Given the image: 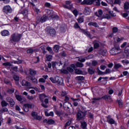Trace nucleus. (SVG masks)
<instances>
[{"label": "nucleus", "instance_id": "f257e3e1", "mask_svg": "<svg viewBox=\"0 0 129 129\" xmlns=\"http://www.w3.org/2000/svg\"><path fill=\"white\" fill-rule=\"evenodd\" d=\"M87 111L86 108L83 107H81V110L78 111L77 113V120H83L85 118Z\"/></svg>", "mask_w": 129, "mask_h": 129}, {"label": "nucleus", "instance_id": "f03ea898", "mask_svg": "<svg viewBox=\"0 0 129 129\" xmlns=\"http://www.w3.org/2000/svg\"><path fill=\"white\" fill-rule=\"evenodd\" d=\"M45 32L48 37H55V35H56V30L51 26L46 27Z\"/></svg>", "mask_w": 129, "mask_h": 129}, {"label": "nucleus", "instance_id": "7ed1b4c3", "mask_svg": "<svg viewBox=\"0 0 129 129\" xmlns=\"http://www.w3.org/2000/svg\"><path fill=\"white\" fill-rule=\"evenodd\" d=\"M21 38H22V34L14 33L11 35L10 37V42H15L17 43L18 42H19L20 40H21Z\"/></svg>", "mask_w": 129, "mask_h": 129}, {"label": "nucleus", "instance_id": "20e7f679", "mask_svg": "<svg viewBox=\"0 0 129 129\" xmlns=\"http://www.w3.org/2000/svg\"><path fill=\"white\" fill-rule=\"evenodd\" d=\"M52 66L53 68H55L57 70H61L63 68V63L60 61L59 62H57L56 61L51 62Z\"/></svg>", "mask_w": 129, "mask_h": 129}, {"label": "nucleus", "instance_id": "39448f33", "mask_svg": "<svg viewBox=\"0 0 129 129\" xmlns=\"http://www.w3.org/2000/svg\"><path fill=\"white\" fill-rule=\"evenodd\" d=\"M3 13L6 14V15H9V14H12V12H13V10L10 5H7L4 7L3 9Z\"/></svg>", "mask_w": 129, "mask_h": 129}, {"label": "nucleus", "instance_id": "423d86ee", "mask_svg": "<svg viewBox=\"0 0 129 129\" xmlns=\"http://www.w3.org/2000/svg\"><path fill=\"white\" fill-rule=\"evenodd\" d=\"M119 47L118 46H114L111 50H110V53L111 55H116L119 53Z\"/></svg>", "mask_w": 129, "mask_h": 129}, {"label": "nucleus", "instance_id": "0eeeda50", "mask_svg": "<svg viewBox=\"0 0 129 129\" xmlns=\"http://www.w3.org/2000/svg\"><path fill=\"white\" fill-rule=\"evenodd\" d=\"M47 19H48V18L46 17V16L44 15L41 18L37 19L36 24H34V25L35 26V27H36L37 26V24H39V23H44L46 22V21H47Z\"/></svg>", "mask_w": 129, "mask_h": 129}, {"label": "nucleus", "instance_id": "6e6552de", "mask_svg": "<svg viewBox=\"0 0 129 129\" xmlns=\"http://www.w3.org/2000/svg\"><path fill=\"white\" fill-rule=\"evenodd\" d=\"M63 8L64 9H68L69 10H70V9H72V4L70 2V1H66V5H63Z\"/></svg>", "mask_w": 129, "mask_h": 129}, {"label": "nucleus", "instance_id": "1a4fd4ad", "mask_svg": "<svg viewBox=\"0 0 129 129\" xmlns=\"http://www.w3.org/2000/svg\"><path fill=\"white\" fill-rule=\"evenodd\" d=\"M30 108H32V104H26L23 106V109L25 112H28L30 110Z\"/></svg>", "mask_w": 129, "mask_h": 129}, {"label": "nucleus", "instance_id": "9d476101", "mask_svg": "<svg viewBox=\"0 0 129 129\" xmlns=\"http://www.w3.org/2000/svg\"><path fill=\"white\" fill-rule=\"evenodd\" d=\"M33 117L34 119H37V120H41L42 119V117L41 116L38 115V113L33 112L32 113Z\"/></svg>", "mask_w": 129, "mask_h": 129}, {"label": "nucleus", "instance_id": "9b49d317", "mask_svg": "<svg viewBox=\"0 0 129 129\" xmlns=\"http://www.w3.org/2000/svg\"><path fill=\"white\" fill-rule=\"evenodd\" d=\"M46 14H45V16L47 18H51V17L53 16V14H54V11L51 10H46Z\"/></svg>", "mask_w": 129, "mask_h": 129}, {"label": "nucleus", "instance_id": "f8f14e48", "mask_svg": "<svg viewBox=\"0 0 129 129\" xmlns=\"http://www.w3.org/2000/svg\"><path fill=\"white\" fill-rule=\"evenodd\" d=\"M26 78L28 80H31V81H32L33 83H35V84H37L38 83V80L36 79V78L35 77H33L31 76H27Z\"/></svg>", "mask_w": 129, "mask_h": 129}, {"label": "nucleus", "instance_id": "ddd939ff", "mask_svg": "<svg viewBox=\"0 0 129 129\" xmlns=\"http://www.w3.org/2000/svg\"><path fill=\"white\" fill-rule=\"evenodd\" d=\"M55 83H57V84H59V85H62V84H63V79L61 77H56Z\"/></svg>", "mask_w": 129, "mask_h": 129}, {"label": "nucleus", "instance_id": "4468645a", "mask_svg": "<svg viewBox=\"0 0 129 129\" xmlns=\"http://www.w3.org/2000/svg\"><path fill=\"white\" fill-rule=\"evenodd\" d=\"M107 121L108 123H110V124H114V123H115V121L113 118H111L110 116L107 117Z\"/></svg>", "mask_w": 129, "mask_h": 129}, {"label": "nucleus", "instance_id": "2eb2a0df", "mask_svg": "<svg viewBox=\"0 0 129 129\" xmlns=\"http://www.w3.org/2000/svg\"><path fill=\"white\" fill-rule=\"evenodd\" d=\"M93 4V0H84L83 2L81 3V5H90Z\"/></svg>", "mask_w": 129, "mask_h": 129}, {"label": "nucleus", "instance_id": "dca6fc26", "mask_svg": "<svg viewBox=\"0 0 129 129\" xmlns=\"http://www.w3.org/2000/svg\"><path fill=\"white\" fill-rule=\"evenodd\" d=\"M21 84H22V86H26V87L31 86L32 85L31 83H30L25 80H23L21 82Z\"/></svg>", "mask_w": 129, "mask_h": 129}, {"label": "nucleus", "instance_id": "f3484780", "mask_svg": "<svg viewBox=\"0 0 129 129\" xmlns=\"http://www.w3.org/2000/svg\"><path fill=\"white\" fill-rule=\"evenodd\" d=\"M93 44L94 45V49H98V47H100V42L97 40H95L93 42Z\"/></svg>", "mask_w": 129, "mask_h": 129}, {"label": "nucleus", "instance_id": "a211bd4d", "mask_svg": "<svg viewBox=\"0 0 129 129\" xmlns=\"http://www.w3.org/2000/svg\"><path fill=\"white\" fill-rule=\"evenodd\" d=\"M90 13H91V10H90L88 7H86L84 11V15L88 16V15H90Z\"/></svg>", "mask_w": 129, "mask_h": 129}, {"label": "nucleus", "instance_id": "6ab92c4d", "mask_svg": "<svg viewBox=\"0 0 129 129\" xmlns=\"http://www.w3.org/2000/svg\"><path fill=\"white\" fill-rule=\"evenodd\" d=\"M39 97L41 102H43V101H44V99L46 98V97H48V96L46 95L45 94H39Z\"/></svg>", "mask_w": 129, "mask_h": 129}, {"label": "nucleus", "instance_id": "aec40b11", "mask_svg": "<svg viewBox=\"0 0 129 129\" xmlns=\"http://www.w3.org/2000/svg\"><path fill=\"white\" fill-rule=\"evenodd\" d=\"M82 33L84 34V35H86L88 38H90V39H92V37L91 36V34H90V33L89 32L86 31L85 30H82Z\"/></svg>", "mask_w": 129, "mask_h": 129}, {"label": "nucleus", "instance_id": "412c9836", "mask_svg": "<svg viewBox=\"0 0 129 129\" xmlns=\"http://www.w3.org/2000/svg\"><path fill=\"white\" fill-rule=\"evenodd\" d=\"M99 53L102 56H105L107 55V51L106 49H100L99 50Z\"/></svg>", "mask_w": 129, "mask_h": 129}, {"label": "nucleus", "instance_id": "4be33fe9", "mask_svg": "<svg viewBox=\"0 0 129 129\" xmlns=\"http://www.w3.org/2000/svg\"><path fill=\"white\" fill-rule=\"evenodd\" d=\"M67 70L69 72L72 73V72H74V70H75V66L74 64H72L71 67L67 68Z\"/></svg>", "mask_w": 129, "mask_h": 129}, {"label": "nucleus", "instance_id": "5701e85b", "mask_svg": "<svg viewBox=\"0 0 129 129\" xmlns=\"http://www.w3.org/2000/svg\"><path fill=\"white\" fill-rule=\"evenodd\" d=\"M103 99L106 101H112V99H111V96L110 95H105L102 97Z\"/></svg>", "mask_w": 129, "mask_h": 129}, {"label": "nucleus", "instance_id": "b1692460", "mask_svg": "<svg viewBox=\"0 0 129 129\" xmlns=\"http://www.w3.org/2000/svg\"><path fill=\"white\" fill-rule=\"evenodd\" d=\"M71 99L74 101L73 104L74 106H77V105H78V102L76 101H80V99H74L73 98H71Z\"/></svg>", "mask_w": 129, "mask_h": 129}, {"label": "nucleus", "instance_id": "393cba45", "mask_svg": "<svg viewBox=\"0 0 129 129\" xmlns=\"http://www.w3.org/2000/svg\"><path fill=\"white\" fill-rule=\"evenodd\" d=\"M1 35L2 36H9L10 35V32H9V31L8 30H4L1 32Z\"/></svg>", "mask_w": 129, "mask_h": 129}, {"label": "nucleus", "instance_id": "a878e982", "mask_svg": "<svg viewBox=\"0 0 129 129\" xmlns=\"http://www.w3.org/2000/svg\"><path fill=\"white\" fill-rule=\"evenodd\" d=\"M89 26H93V27H95V28H98L99 26L96 22H90L88 23Z\"/></svg>", "mask_w": 129, "mask_h": 129}, {"label": "nucleus", "instance_id": "bb28decb", "mask_svg": "<svg viewBox=\"0 0 129 129\" xmlns=\"http://www.w3.org/2000/svg\"><path fill=\"white\" fill-rule=\"evenodd\" d=\"M29 73H30V75H31L32 76H35V75H36V74L37 73L36 71H35L32 69H30L29 70Z\"/></svg>", "mask_w": 129, "mask_h": 129}, {"label": "nucleus", "instance_id": "cd10ccee", "mask_svg": "<svg viewBox=\"0 0 129 129\" xmlns=\"http://www.w3.org/2000/svg\"><path fill=\"white\" fill-rule=\"evenodd\" d=\"M101 98L100 97L98 98H93L92 100V104H94V103H96L98 100H100Z\"/></svg>", "mask_w": 129, "mask_h": 129}, {"label": "nucleus", "instance_id": "c85d7f7f", "mask_svg": "<svg viewBox=\"0 0 129 129\" xmlns=\"http://www.w3.org/2000/svg\"><path fill=\"white\" fill-rule=\"evenodd\" d=\"M100 2H101V0H93V3H94L95 5L97 7L100 6Z\"/></svg>", "mask_w": 129, "mask_h": 129}, {"label": "nucleus", "instance_id": "c756f323", "mask_svg": "<svg viewBox=\"0 0 129 129\" xmlns=\"http://www.w3.org/2000/svg\"><path fill=\"white\" fill-rule=\"evenodd\" d=\"M77 21L78 22L79 24H81L84 22V18H83V17H80L77 19Z\"/></svg>", "mask_w": 129, "mask_h": 129}, {"label": "nucleus", "instance_id": "7c9ffc66", "mask_svg": "<svg viewBox=\"0 0 129 129\" xmlns=\"http://www.w3.org/2000/svg\"><path fill=\"white\" fill-rule=\"evenodd\" d=\"M87 126V123H86V122L84 121L81 122V127H82V128L87 129L86 128Z\"/></svg>", "mask_w": 129, "mask_h": 129}, {"label": "nucleus", "instance_id": "2f4dec72", "mask_svg": "<svg viewBox=\"0 0 129 129\" xmlns=\"http://www.w3.org/2000/svg\"><path fill=\"white\" fill-rule=\"evenodd\" d=\"M45 114L46 116H54V112L51 111L49 113H48V112H45Z\"/></svg>", "mask_w": 129, "mask_h": 129}, {"label": "nucleus", "instance_id": "473e14b6", "mask_svg": "<svg viewBox=\"0 0 129 129\" xmlns=\"http://www.w3.org/2000/svg\"><path fill=\"white\" fill-rule=\"evenodd\" d=\"M124 9L125 11L128 10L129 9V2H126L124 4Z\"/></svg>", "mask_w": 129, "mask_h": 129}, {"label": "nucleus", "instance_id": "72a5a7b5", "mask_svg": "<svg viewBox=\"0 0 129 129\" xmlns=\"http://www.w3.org/2000/svg\"><path fill=\"white\" fill-rule=\"evenodd\" d=\"M124 53L126 54V56L129 55V46L127 45L124 49Z\"/></svg>", "mask_w": 129, "mask_h": 129}, {"label": "nucleus", "instance_id": "f704fd0d", "mask_svg": "<svg viewBox=\"0 0 129 129\" xmlns=\"http://www.w3.org/2000/svg\"><path fill=\"white\" fill-rule=\"evenodd\" d=\"M21 14H22V15H23V16H24V17H26L27 18L28 17V10H23L22 12H21Z\"/></svg>", "mask_w": 129, "mask_h": 129}, {"label": "nucleus", "instance_id": "c9c22d12", "mask_svg": "<svg viewBox=\"0 0 129 129\" xmlns=\"http://www.w3.org/2000/svg\"><path fill=\"white\" fill-rule=\"evenodd\" d=\"M75 72L76 73V74H78V75H81L83 74V72H82V71L79 70V69H75Z\"/></svg>", "mask_w": 129, "mask_h": 129}, {"label": "nucleus", "instance_id": "e433bc0d", "mask_svg": "<svg viewBox=\"0 0 129 129\" xmlns=\"http://www.w3.org/2000/svg\"><path fill=\"white\" fill-rule=\"evenodd\" d=\"M122 67L120 63H115L114 66V69H118Z\"/></svg>", "mask_w": 129, "mask_h": 129}, {"label": "nucleus", "instance_id": "4c0bfd02", "mask_svg": "<svg viewBox=\"0 0 129 129\" xmlns=\"http://www.w3.org/2000/svg\"><path fill=\"white\" fill-rule=\"evenodd\" d=\"M8 104H9V103H7V102L5 100H3L1 102V105H2V107H5V106H8Z\"/></svg>", "mask_w": 129, "mask_h": 129}, {"label": "nucleus", "instance_id": "58836bf2", "mask_svg": "<svg viewBox=\"0 0 129 129\" xmlns=\"http://www.w3.org/2000/svg\"><path fill=\"white\" fill-rule=\"evenodd\" d=\"M46 58L47 61H51V60H52L53 58V56L51 55L46 54Z\"/></svg>", "mask_w": 129, "mask_h": 129}, {"label": "nucleus", "instance_id": "ea45409f", "mask_svg": "<svg viewBox=\"0 0 129 129\" xmlns=\"http://www.w3.org/2000/svg\"><path fill=\"white\" fill-rule=\"evenodd\" d=\"M37 4H38V2L37 1V0H32V3H31V5H32L33 8L36 7Z\"/></svg>", "mask_w": 129, "mask_h": 129}, {"label": "nucleus", "instance_id": "a19ab883", "mask_svg": "<svg viewBox=\"0 0 129 129\" xmlns=\"http://www.w3.org/2000/svg\"><path fill=\"white\" fill-rule=\"evenodd\" d=\"M98 14H97V13H96V16H97V17H98L99 18H100V17H101V16H102L103 14V13L102 12V10H99Z\"/></svg>", "mask_w": 129, "mask_h": 129}, {"label": "nucleus", "instance_id": "79ce46f5", "mask_svg": "<svg viewBox=\"0 0 129 129\" xmlns=\"http://www.w3.org/2000/svg\"><path fill=\"white\" fill-rule=\"evenodd\" d=\"M105 12L108 13V14H110V15L111 16V17H115L116 15H115V14L114 13H111V11H110L108 9H106L105 10Z\"/></svg>", "mask_w": 129, "mask_h": 129}, {"label": "nucleus", "instance_id": "37998d69", "mask_svg": "<svg viewBox=\"0 0 129 129\" xmlns=\"http://www.w3.org/2000/svg\"><path fill=\"white\" fill-rule=\"evenodd\" d=\"M84 66V64H83V63H82V62H77L76 63V67H80L81 68H82V67H83Z\"/></svg>", "mask_w": 129, "mask_h": 129}, {"label": "nucleus", "instance_id": "c03bdc74", "mask_svg": "<svg viewBox=\"0 0 129 129\" xmlns=\"http://www.w3.org/2000/svg\"><path fill=\"white\" fill-rule=\"evenodd\" d=\"M16 99L19 101H22L23 100V97L21 95H16Z\"/></svg>", "mask_w": 129, "mask_h": 129}, {"label": "nucleus", "instance_id": "a18cd8bd", "mask_svg": "<svg viewBox=\"0 0 129 129\" xmlns=\"http://www.w3.org/2000/svg\"><path fill=\"white\" fill-rule=\"evenodd\" d=\"M8 108H3L0 110V113H3L4 112H8Z\"/></svg>", "mask_w": 129, "mask_h": 129}, {"label": "nucleus", "instance_id": "49530a36", "mask_svg": "<svg viewBox=\"0 0 129 129\" xmlns=\"http://www.w3.org/2000/svg\"><path fill=\"white\" fill-rule=\"evenodd\" d=\"M53 51L56 53H57L58 51H59V46L55 45L53 47Z\"/></svg>", "mask_w": 129, "mask_h": 129}, {"label": "nucleus", "instance_id": "de8ad7c7", "mask_svg": "<svg viewBox=\"0 0 129 129\" xmlns=\"http://www.w3.org/2000/svg\"><path fill=\"white\" fill-rule=\"evenodd\" d=\"M117 101L119 104L120 107H122V100L121 99H118Z\"/></svg>", "mask_w": 129, "mask_h": 129}, {"label": "nucleus", "instance_id": "09e8293b", "mask_svg": "<svg viewBox=\"0 0 129 129\" xmlns=\"http://www.w3.org/2000/svg\"><path fill=\"white\" fill-rule=\"evenodd\" d=\"M48 124H54L55 123V121L53 119H49L47 121Z\"/></svg>", "mask_w": 129, "mask_h": 129}, {"label": "nucleus", "instance_id": "8fccbe9b", "mask_svg": "<svg viewBox=\"0 0 129 129\" xmlns=\"http://www.w3.org/2000/svg\"><path fill=\"white\" fill-rule=\"evenodd\" d=\"M34 51H35V49H33L32 48H29V49H27V53H28V54H32V53H33V52H34Z\"/></svg>", "mask_w": 129, "mask_h": 129}, {"label": "nucleus", "instance_id": "3c124183", "mask_svg": "<svg viewBox=\"0 0 129 129\" xmlns=\"http://www.w3.org/2000/svg\"><path fill=\"white\" fill-rule=\"evenodd\" d=\"M114 4L115 5H119V6H120V4H121V1L114 0Z\"/></svg>", "mask_w": 129, "mask_h": 129}, {"label": "nucleus", "instance_id": "603ef678", "mask_svg": "<svg viewBox=\"0 0 129 129\" xmlns=\"http://www.w3.org/2000/svg\"><path fill=\"white\" fill-rule=\"evenodd\" d=\"M88 72H89V74L92 75L94 73V70L92 69H88Z\"/></svg>", "mask_w": 129, "mask_h": 129}, {"label": "nucleus", "instance_id": "864d4df0", "mask_svg": "<svg viewBox=\"0 0 129 129\" xmlns=\"http://www.w3.org/2000/svg\"><path fill=\"white\" fill-rule=\"evenodd\" d=\"M97 72H98V74L99 75H105V72H102V71H100V70H98Z\"/></svg>", "mask_w": 129, "mask_h": 129}, {"label": "nucleus", "instance_id": "5fc2aeb1", "mask_svg": "<svg viewBox=\"0 0 129 129\" xmlns=\"http://www.w3.org/2000/svg\"><path fill=\"white\" fill-rule=\"evenodd\" d=\"M33 9L34 10V11H35V12L38 14H40V9H38V8H37V7H33Z\"/></svg>", "mask_w": 129, "mask_h": 129}, {"label": "nucleus", "instance_id": "6e6d98bb", "mask_svg": "<svg viewBox=\"0 0 129 129\" xmlns=\"http://www.w3.org/2000/svg\"><path fill=\"white\" fill-rule=\"evenodd\" d=\"M3 66H9V67H11L12 66V64L10 63V62H6L3 63Z\"/></svg>", "mask_w": 129, "mask_h": 129}, {"label": "nucleus", "instance_id": "4d7b16f0", "mask_svg": "<svg viewBox=\"0 0 129 129\" xmlns=\"http://www.w3.org/2000/svg\"><path fill=\"white\" fill-rule=\"evenodd\" d=\"M118 31V29L117 28V27H113L112 28V32L114 33L115 34L116 33H117V32Z\"/></svg>", "mask_w": 129, "mask_h": 129}, {"label": "nucleus", "instance_id": "13d9d810", "mask_svg": "<svg viewBox=\"0 0 129 129\" xmlns=\"http://www.w3.org/2000/svg\"><path fill=\"white\" fill-rule=\"evenodd\" d=\"M36 98V96L33 97L32 96L27 95V98L29 100H33L34 98Z\"/></svg>", "mask_w": 129, "mask_h": 129}, {"label": "nucleus", "instance_id": "bf43d9fd", "mask_svg": "<svg viewBox=\"0 0 129 129\" xmlns=\"http://www.w3.org/2000/svg\"><path fill=\"white\" fill-rule=\"evenodd\" d=\"M4 82L6 84H7L8 85H12V83L9 80H5Z\"/></svg>", "mask_w": 129, "mask_h": 129}, {"label": "nucleus", "instance_id": "052dcab7", "mask_svg": "<svg viewBox=\"0 0 129 129\" xmlns=\"http://www.w3.org/2000/svg\"><path fill=\"white\" fill-rule=\"evenodd\" d=\"M76 79H77L78 80H84V77L78 76V77H76Z\"/></svg>", "mask_w": 129, "mask_h": 129}, {"label": "nucleus", "instance_id": "680f3d73", "mask_svg": "<svg viewBox=\"0 0 129 129\" xmlns=\"http://www.w3.org/2000/svg\"><path fill=\"white\" fill-rule=\"evenodd\" d=\"M72 121L71 120H69L65 124L64 127L66 128L67 126H69L71 124Z\"/></svg>", "mask_w": 129, "mask_h": 129}, {"label": "nucleus", "instance_id": "e2e57ef3", "mask_svg": "<svg viewBox=\"0 0 129 129\" xmlns=\"http://www.w3.org/2000/svg\"><path fill=\"white\" fill-rule=\"evenodd\" d=\"M23 61L21 60H19L14 61V64H22Z\"/></svg>", "mask_w": 129, "mask_h": 129}, {"label": "nucleus", "instance_id": "0e129e2a", "mask_svg": "<svg viewBox=\"0 0 129 129\" xmlns=\"http://www.w3.org/2000/svg\"><path fill=\"white\" fill-rule=\"evenodd\" d=\"M49 79L51 81V82H52V83H56V78L54 79L53 77H50Z\"/></svg>", "mask_w": 129, "mask_h": 129}, {"label": "nucleus", "instance_id": "69168bd1", "mask_svg": "<svg viewBox=\"0 0 129 129\" xmlns=\"http://www.w3.org/2000/svg\"><path fill=\"white\" fill-rule=\"evenodd\" d=\"M73 13L74 15L75 16V17H77L78 16V11L77 10H75L73 11Z\"/></svg>", "mask_w": 129, "mask_h": 129}, {"label": "nucleus", "instance_id": "338daca9", "mask_svg": "<svg viewBox=\"0 0 129 129\" xmlns=\"http://www.w3.org/2000/svg\"><path fill=\"white\" fill-rule=\"evenodd\" d=\"M41 50L43 51V54H46V51H45V46L43 45L40 47Z\"/></svg>", "mask_w": 129, "mask_h": 129}, {"label": "nucleus", "instance_id": "774afa93", "mask_svg": "<svg viewBox=\"0 0 129 129\" xmlns=\"http://www.w3.org/2000/svg\"><path fill=\"white\" fill-rule=\"evenodd\" d=\"M122 63H123L124 64H129V61L127 59H124L122 60Z\"/></svg>", "mask_w": 129, "mask_h": 129}]
</instances>
